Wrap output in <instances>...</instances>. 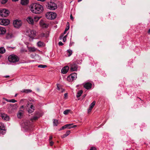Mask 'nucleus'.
I'll return each instance as SVG.
<instances>
[{"instance_id":"obj_18","label":"nucleus","mask_w":150,"mask_h":150,"mask_svg":"<svg viewBox=\"0 0 150 150\" xmlns=\"http://www.w3.org/2000/svg\"><path fill=\"white\" fill-rule=\"evenodd\" d=\"M96 102L95 101H93L89 106V108L88 109V112H89L91 111L93 107L95 105Z\"/></svg>"},{"instance_id":"obj_32","label":"nucleus","mask_w":150,"mask_h":150,"mask_svg":"<svg viewBox=\"0 0 150 150\" xmlns=\"http://www.w3.org/2000/svg\"><path fill=\"white\" fill-rule=\"evenodd\" d=\"M67 53H68L67 55L68 57L70 56L72 54V51L71 50H68L67 51Z\"/></svg>"},{"instance_id":"obj_10","label":"nucleus","mask_w":150,"mask_h":150,"mask_svg":"<svg viewBox=\"0 0 150 150\" xmlns=\"http://www.w3.org/2000/svg\"><path fill=\"white\" fill-rule=\"evenodd\" d=\"M6 132V130L5 128L4 124L0 122V134L3 135Z\"/></svg>"},{"instance_id":"obj_43","label":"nucleus","mask_w":150,"mask_h":150,"mask_svg":"<svg viewBox=\"0 0 150 150\" xmlns=\"http://www.w3.org/2000/svg\"><path fill=\"white\" fill-rule=\"evenodd\" d=\"M69 28L66 27V28L65 30L64 31V34H65L66 33V32L67 30H69Z\"/></svg>"},{"instance_id":"obj_8","label":"nucleus","mask_w":150,"mask_h":150,"mask_svg":"<svg viewBox=\"0 0 150 150\" xmlns=\"http://www.w3.org/2000/svg\"><path fill=\"white\" fill-rule=\"evenodd\" d=\"M73 125V124H68L64 125L61 127L59 130L64 129L66 128L70 129L71 128H73L75 127V125Z\"/></svg>"},{"instance_id":"obj_21","label":"nucleus","mask_w":150,"mask_h":150,"mask_svg":"<svg viewBox=\"0 0 150 150\" xmlns=\"http://www.w3.org/2000/svg\"><path fill=\"white\" fill-rule=\"evenodd\" d=\"M13 37V34L11 33H7L6 35V38L7 39H10Z\"/></svg>"},{"instance_id":"obj_53","label":"nucleus","mask_w":150,"mask_h":150,"mask_svg":"<svg viewBox=\"0 0 150 150\" xmlns=\"http://www.w3.org/2000/svg\"><path fill=\"white\" fill-rule=\"evenodd\" d=\"M9 77V76L8 75L6 76H4V77L5 78H7V77Z\"/></svg>"},{"instance_id":"obj_1","label":"nucleus","mask_w":150,"mask_h":150,"mask_svg":"<svg viewBox=\"0 0 150 150\" xmlns=\"http://www.w3.org/2000/svg\"><path fill=\"white\" fill-rule=\"evenodd\" d=\"M30 8L32 12L35 14H40L43 11V6L40 4L36 3L32 4Z\"/></svg>"},{"instance_id":"obj_33","label":"nucleus","mask_w":150,"mask_h":150,"mask_svg":"<svg viewBox=\"0 0 150 150\" xmlns=\"http://www.w3.org/2000/svg\"><path fill=\"white\" fill-rule=\"evenodd\" d=\"M57 88L58 90L59 91L61 92H63L65 91L64 89H63L61 87H59L57 85Z\"/></svg>"},{"instance_id":"obj_44","label":"nucleus","mask_w":150,"mask_h":150,"mask_svg":"<svg viewBox=\"0 0 150 150\" xmlns=\"http://www.w3.org/2000/svg\"><path fill=\"white\" fill-rule=\"evenodd\" d=\"M66 35L65 36H64L63 38V41L64 42H65L66 41Z\"/></svg>"},{"instance_id":"obj_16","label":"nucleus","mask_w":150,"mask_h":150,"mask_svg":"<svg viewBox=\"0 0 150 150\" xmlns=\"http://www.w3.org/2000/svg\"><path fill=\"white\" fill-rule=\"evenodd\" d=\"M1 117L3 120L6 121L9 120L10 119L9 116L5 114H2Z\"/></svg>"},{"instance_id":"obj_58","label":"nucleus","mask_w":150,"mask_h":150,"mask_svg":"<svg viewBox=\"0 0 150 150\" xmlns=\"http://www.w3.org/2000/svg\"><path fill=\"white\" fill-rule=\"evenodd\" d=\"M148 32L149 33H150V28Z\"/></svg>"},{"instance_id":"obj_25","label":"nucleus","mask_w":150,"mask_h":150,"mask_svg":"<svg viewBox=\"0 0 150 150\" xmlns=\"http://www.w3.org/2000/svg\"><path fill=\"white\" fill-rule=\"evenodd\" d=\"M41 36L42 37H45L47 38L49 36V33L48 32H46L45 33H42Z\"/></svg>"},{"instance_id":"obj_51","label":"nucleus","mask_w":150,"mask_h":150,"mask_svg":"<svg viewBox=\"0 0 150 150\" xmlns=\"http://www.w3.org/2000/svg\"><path fill=\"white\" fill-rule=\"evenodd\" d=\"M70 19L71 20H73L74 19L71 14L70 15Z\"/></svg>"},{"instance_id":"obj_17","label":"nucleus","mask_w":150,"mask_h":150,"mask_svg":"<svg viewBox=\"0 0 150 150\" xmlns=\"http://www.w3.org/2000/svg\"><path fill=\"white\" fill-rule=\"evenodd\" d=\"M27 22L31 24H33L34 23L33 18L31 17H29L27 18Z\"/></svg>"},{"instance_id":"obj_36","label":"nucleus","mask_w":150,"mask_h":150,"mask_svg":"<svg viewBox=\"0 0 150 150\" xmlns=\"http://www.w3.org/2000/svg\"><path fill=\"white\" fill-rule=\"evenodd\" d=\"M53 125L54 126H57L58 124V121L56 119H54L53 120Z\"/></svg>"},{"instance_id":"obj_20","label":"nucleus","mask_w":150,"mask_h":150,"mask_svg":"<svg viewBox=\"0 0 150 150\" xmlns=\"http://www.w3.org/2000/svg\"><path fill=\"white\" fill-rule=\"evenodd\" d=\"M40 25L43 28H47L48 26V25L44 22H41V21H40Z\"/></svg>"},{"instance_id":"obj_23","label":"nucleus","mask_w":150,"mask_h":150,"mask_svg":"<svg viewBox=\"0 0 150 150\" xmlns=\"http://www.w3.org/2000/svg\"><path fill=\"white\" fill-rule=\"evenodd\" d=\"M70 131L68 130L67 131L66 133L63 135L61 136V137L62 138H63L66 137L70 134Z\"/></svg>"},{"instance_id":"obj_31","label":"nucleus","mask_w":150,"mask_h":150,"mask_svg":"<svg viewBox=\"0 0 150 150\" xmlns=\"http://www.w3.org/2000/svg\"><path fill=\"white\" fill-rule=\"evenodd\" d=\"M28 50L30 52H35L36 50V49L34 47H29L28 48Z\"/></svg>"},{"instance_id":"obj_29","label":"nucleus","mask_w":150,"mask_h":150,"mask_svg":"<svg viewBox=\"0 0 150 150\" xmlns=\"http://www.w3.org/2000/svg\"><path fill=\"white\" fill-rule=\"evenodd\" d=\"M6 52V50L4 47H0V53L1 54H4Z\"/></svg>"},{"instance_id":"obj_38","label":"nucleus","mask_w":150,"mask_h":150,"mask_svg":"<svg viewBox=\"0 0 150 150\" xmlns=\"http://www.w3.org/2000/svg\"><path fill=\"white\" fill-rule=\"evenodd\" d=\"M40 17L37 16H35L34 17L33 19H34V21H35V22L38 21L39 19H40Z\"/></svg>"},{"instance_id":"obj_22","label":"nucleus","mask_w":150,"mask_h":150,"mask_svg":"<svg viewBox=\"0 0 150 150\" xmlns=\"http://www.w3.org/2000/svg\"><path fill=\"white\" fill-rule=\"evenodd\" d=\"M70 70L72 71H75V64L74 63L71 64L70 65Z\"/></svg>"},{"instance_id":"obj_5","label":"nucleus","mask_w":150,"mask_h":150,"mask_svg":"<svg viewBox=\"0 0 150 150\" xmlns=\"http://www.w3.org/2000/svg\"><path fill=\"white\" fill-rule=\"evenodd\" d=\"M45 16L47 19L52 20L55 18L56 17L57 15L54 12H48L46 14Z\"/></svg>"},{"instance_id":"obj_12","label":"nucleus","mask_w":150,"mask_h":150,"mask_svg":"<svg viewBox=\"0 0 150 150\" xmlns=\"http://www.w3.org/2000/svg\"><path fill=\"white\" fill-rule=\"evenodd\" d=\"M27 107H28L27 110L29 113H30L34 111L35 107L33 105L30 103L28 104Z\"/></svg>"},{"instance_id":"obj_14","label":"nucleus","mask_w":150,"mask_h":150,"mask_svg":"<svg viewBox=\"0 0 150 150\" xmlns=\"http://www.w3.org/2000/svg\"><path fill=\"white\" fill-rule=\"evenodd\" d=\"M92 84L90 82H87L85 83L83 85V87L86 89L88 90L91 88Z\"/></svg>"},{"instance_id":"obj_52","label":"nucleus","mask_w":150,"mask_h":150,"mask_svg":"<svg viewBox=\"0 0 150 150\" xmlns=\"http://www.w3.org/2000/svg\"><path fill=\"white\" fill-rule=\"evenodd\" d=\"M52 136H51L50 137V140H52Z\"/></svg>"},{"instance_id":"obj_54","label":"nucleus","mask_w":150,"mask_h":150,"mask_svg":"<svg viewBox=\"0 0 150 150\" xmlns=\"http://www.w3.org/2000/svg\"><path fill=\"white\" fill-rule=\"evenodd\" d=\"M3 99L7 101V100H8V99H7L5 98H3Z\"/></svg>"},{"instance_id":"obj_13","label":"nucleus","mask_w":150,"mask_h":150,"mask_svg":"<svg viewBox=\"0 0 150 150\" xmlns=\"http://www.w3.org/2000/svg\"><path fill=\"white\" fill-rule=\"evenodd\" d=\"M75 78V73H72L70 74L67 77V80L70 81H74Z\"/></svg>"},{"instance_id":"obj_4","label":"nucleus","mask_w":150,"mask_h":150,"mask_svg":"<svg viewBox=\"0 0 150 150\" xmlns=\"http://www.w3.org/2000/svg\"><path fill=\"white\" fill-rule=\"evenodd\" d=\"M8 59L10 62L14 63L18 61L19 59L17 56L12 54L8 56Z\"/></svg>"},{"instance_id":"obj_62","label":"nucleus","mask_w":150,"mask_h":150,"mask_svg":"<svg viewBox=\"0 0 150 150\" xmlns=\"http://www.w3.org/2000/svg\"><path fill=\"white\" fill-rule=\"evenodd\" d=\"M77 78L76 75V79Z\"/></svg>"},{"instance_id":"obj_42","label":"nucleus","mask_w":150,"mask_h":150,"mask_svg":"<svg viewBox=\"0 0 150 150\" xmlns=\"http://www.w3.org/2000/svg\"><path fill=\"white\" fill-rule=\"evenodd\" d=\"M76 71L77 70H79L80 69V67L76 64Z\"/></svg>"},{"instance_id":"obj_19","label":"nucleus","mask_w":150,"mask_h":150,"mask_svg":"<svg viewBox=\"0 0 150 150\" xmlns=\"http://www.w3.org/2000/svg\"><path fill=\"white\" fill-rule=\"evenodd\" d=\"M6 32V30L5 28L0 26V35L4 34Z\"/></svg>"},{"instance_id":"obj_27","label":"nucleus","mask_w":150,"mask_h":150,"mask_svg":"<svg viewBox=\"0 0 150 150\" xmlns=\"http://www.w3.org/2000/svg\"><path fill=\"white\" fill-rule=\"evenodd\" d=\"M8 110L9 112L11 113L14 110V108H13V107L11 105H10L9 106H8Z\"/></svg>"},{"instance_id":"obj_34","label":"nucleus","mask_w":150,"mask_h":150,"mask_svg":"<svg viewBox=\"0 0 150 150\" xmlns=\"http://www.w3.org/2000/svg\"><path fill=\"white\" fill-rule=\"evenodd\" d=\"M39 117L38 116H33L31 119V120L32 121H33V120H36Z\"/></svg>"},{"instance_id":"obj_26","label":"nucleus","mask_w":150,"mask_h":150,"mask_svg":"<svg viewBox=\"0 0 150 150\" xmlns=\"http://www.w3.org/2000/svg\"><path fill=\"white\" fill-rule=\"evenodd\" d=\"M28 3V0H21V3L23 5L27 4Z\"/></svg>"},{"instance_id":"obj_45","label":"nucleus","mask_w":150,"mask_h":150,"mask_svg":"<svg viewBox=\"0 0 150 150\" xmlns=\"http://www.w3.org/2000/svg\"><path fill=\"white\" fill-rule=\"evenodd\" d=\"M58 45L59 46H62L63 45V44L62 43V42H59L58 43Z\"/></svg>"},{"instance_id":"obj_56","label":"nucleus","mask_w":150,"mask_h":150,"mask_svg":"<svg viewBox=\"0 0 150 150\" xmlns=\"http://www.w3.org/2000/svg\"><path fill=\"white\" fill-rule=\"evenodd\" d=\"M13 1H18V0H12Z\"/></svg>"},{"instance_id":"obj_3","label":"nucleus","mask_w":150,"mask_h":150,"mask_svg":"<svg viewBox=\"0 0 150 150\" xmlns=\"http://www.w3.org/2000/svg\"><path fill=\"white\" fill-rule=\"evenodd\" d=\"M46 6L48 9L51 10H54L57 8V5L54 2L51 1L48 2Z\"/></svg>"},{"instance_id":"obj_15","label":"nucleus","mask_w":150,"mask_h":150,"mask_svg":"<svg viewBox=\"0 0 150 150\" xmlns=\"http://www.w3.org/2000/svg\"><path fill=\"white\" fill-rule=\"evenodd\" d=\"M69 70V67L68 66H65L62 68L61 70V72L63 74L67 73Z\"/></svg>"},{"instance_id":"obj_46","label":"nucleus","mask_w":150,"mask_h":150,"mask_svg":"<svg viewBox=\"0 0 150 150\" xmlns=\"http://www.w3.org/2000/svg\"><path fill=\"white\" fill-rule=\"evenodd\" d=\"M96 150V148L95 147H91L90 149V150Z\"/></svg>"},{"instance_id":"obj_55","label":"nucleus","mask_w":150,"mask_h":150,"mask_svg":"<svg viewBox=\"0 0 150 150\" xmlns=\"http://www.w3.org/2000/svg\"><path fill=\"white\" fill-rule=\"evenodd\" d=\"M86 96V94H84V95H83V98H85V96Z\"/></svg>"},{"instance_id":"obj_49","label":"nucleus","mask_w":150,"mask_h":150,"mask_svg":"<svg viewBox=\"0 0 150 150\" xmlns=\"http://www.w3.org/2000/svg\"><path fill=\"white\" fill-rule=\"evenodd\" d=\"M66 27H68L69 28V23L68 22L67 23Z\"/></svg>"},{"instance_id":"obj_47","label":"nucleus","mask_w":150,"mask_h":150,"mask_svg":"<svg viewBox=\"0 0 150 150\" xmlns=\"http://www.w3.org/2000/svg\"><path fill=\"white\" fill-rule=\"evenodd\" d=\"M64 98L65 99H66L67 97V93H65L64 94Z\"/></svg>"},{"instance_id":"obj_24","label":"nucleus","mask_w":150,"mask_h":150,"mask_svg":"<svg viewBox=\"0 0 150 150\" xmlns=\"http://www.w3.org/2000/svg\"><path fill=\"white\" fill-rule=\"evenodd\" d=\"M32 91L31 90L29 89H23L22 90L21 92L23 93H28L32 92Z\"/></svg>"},{"instance_id":"obj_37","label":"nucleus","mask_w":150,"mask_h":150,"mask_svg":"<svg viewBox=\"0 0 150 150\" xmlns=\"http://www.w3.org/2000/svg\"><path fill=\"white\" fill-rule=\"evenodd\" d=\"M7 102H11L13 103H14L16 102H17V100H15L14 99H11V100H9L8 99V100H7Z\"/></svg>"},{"instance_id":"obj_41","label":"nucleus","mask_w":150,"mask_h":150,"mask_svg":"<svg viewBox=\"0 0 150 150\" xmlns=\"http://www.w3.org/2000/svg\"><path fill=\"white\" fill-rule=\"evenodd\" d=\"M1 3L2 4H5L8 0H0Z\"/></svg>"},{"instance_id":"obj_39","label":"nucleus","mask_w":150,"mask_h":150,"mask_svg":"<svg viewBox=\"0 0 150 150\" xmlns=\"http://www.w3.org/2000/svg\"><path fill=\"white\" fill-rule=\"evenodd\" d=\"M47 66L45 65L40 64L38 66V67L39 68H43L46 67Z\"/></svg>"},{"instance_id":"obj_50","label":"nucleus","mask_w":150,"mask_h":150,"mask_svg":"<svg viewBox=\"0 0 150 150\" xmlns=\"http://www.w3.org/2000/svg\"><path fill=\"white\" fill-rule=\"evenodd\" d=\"M81 61H79V62H78L77 61H76V63H77V64H80L81 63Z\"/></svg>"},{"instance_id":"obj_7","label":"nucleus","mask_w":150,"mask_h":150,"mask_svg":"<svg viewBox=\"0 0 150 150\" xmlns=\"http://www.w3.org/2000/svg\"><path fill=\"white\" fill-rule=\"evenodd\" d=\"M22 23L20 20L18 19L14 20L13 22V24L15 28H19L22 25Z\"/></svg>"},{"instance_id":"obj_28","label":"nucleus","mask_w":150,"mask_h":150,"mask_svg":"<svg viewBox=\"0 0 150 150\" xmlns=\"http://www.w3.org/2000/svg\"><path fill=\"white\" fill-rule=\"evenodd\" d=\"M37 45L39 47H42L44 46V43L43 42L40 41H39L37 43Z\"/></svg>"},{"instance_id":"obj_35","label":"nucleus","mask_w":150,"mask_h":150,"mask_svg":"<svg viewBox=\"0 0 150 150\" xmlns=\"http://www.w3.org/2000/svg\"><path fill=\"white\" fill-rule=\"evenodd\" d=\"M23 114L22 111H19L17 114V116L18 118H20Z\"/></svg>"},{"instance_id":"obj_57","label":"nucleus","mask_w":150,"mask_h":150,"mask_svg":"<svg viewBox=\"0 0 150 150\" xmlns=\"http://www.w3.org/2000/svg\"><path fill=\"white\" fill-rule=\"evenodd\" d=\"M82 0H78V2H80V1H81Z\"/></svg>"},{"instance_id":"obj_30","label":"nucleus","mask_w":150,"mask_h":150,"mask_svg":"<svg viewBox=\"0 0 150 150\" xmlns=\"http://www.w3.org/2000/svg\"><path fill=\"white\" fill-rule=\"evenodd\" d=\"M83 92V91L82 90H80L77 93V95H76V97L77 98L79 97L80 96L82 93Z\"/></svg>"},{"instance_id":"obj_9","label":"nucleus","mask_w":150,"mask_h":150,"mask_svg":"<svg viewBox=\"0 0 150 150\" xmlns=\"http://www.w3.org/2000/svg\"><path fill=\"white\" fill-rule=\"evenodd\" d=\"M10 23V21L7 19H0V24L2 25H6Z\"/></svg>"},{"instance_id":"obj_59","label":"nucleus","mask_w":150,"mask_h":150,"mask_svg":"<svg viewBox=\"0 0 150 150\" xmlns=\"http://www.w3.org/2000/svg\"><path fill=\"white\" fill-rule=\"evenodd\" d=\"M1 55L0 54V58H1Z\"/></svg>"},{"instance_id":"obj_6","label":"nucleus","mask_w":150,"mask_h":150,"mask_svg":"<svg viewBox=\"0 0 150 150\" xmlns=\"http://www.w3.org/2000/svg\"><path fill=\"white\" fill-rule=\"evenodd\" d=\"M9 13V11L5 9H4L0 11V16L2 17H6L8 16Z\"/></svg>"},{"instance_id":"obj_2","label":"nucleus","mask_w":150,"mask_h":150,"mask_svg":"<svg viewBox=\"0 0 150 150\" xmlns=\"http://www.w3.org/2000/svg\"><path fill=\"white\" fill-rule=\"evenodd\" d=\"M21 126L22 129L25 131L30 130L31 127L30 121L27 120H25L23 121L22 124Z\"/></svg>"},{"instance_id":"obj_60","label":"nucleus","mask_w":150,"mask_h":150,"mask_svg":"<svg viewBox=\"0 0 150 150\" xmlns=\"http://www.w3.org/2000/svg\"><path fill=\"white\" fill-rule=\"evenodd\" d=\"M17 94H16L15 95V97H16V96H17Z\"/></svg>"},{"instance_id":"obj_48","label":"nucleus","mask_w":150,"mask_h":150,"mask_svg":"<svg viewBox=\"0 0 150 150\" xmlns=\"http://www.w3.org/2000/svg\"><path fill=\"white\" fill-rule=\"evenodd\" d=\"M50 144L51 146H52L53 144V142L52 141L50 142Z\"/></svg>"},{"instance_id":"obj_11","label":"nucleus","mask_w":150,"mask_h":150,"mask_svg":"<svg viewBox=\"0 0 150 150\" xmlns=\"http://www.w3.org/2000/svg\"><path fill=\"white\" fill-rule=\"evenodd\" d=\"M28 32L29 33L28 35L31 38H33L36 35V31L35 30L29 29Z\"/></svg>"},{"instance_id":"obj_40","label":"nucleus","mask_w":150,"mask_h":150,"mask_svg":"<svg viewBox=\"0 0 150 150\" xmlns=\"http://www.w3.org/2000/svg\"><path fill=\"white\" fill-rule=\"evenodd\" d=\"M70 110H67L64 111L63 113L65 115H67L69 112Z\"/></svg>"},{"instance_id":"obj_61","label":"nucleus","mask_w":150,"mask_h":150,"mask_svg":"<svg viewBox=\"0 0 150 150\" xmlns=\"http://www.w3.org/2000/svg\"><path fill=\"white\" fill-rule=\"evenodd\" d=\"M7 47V48H10V47Z\"/></svg>"}]
</instances>
